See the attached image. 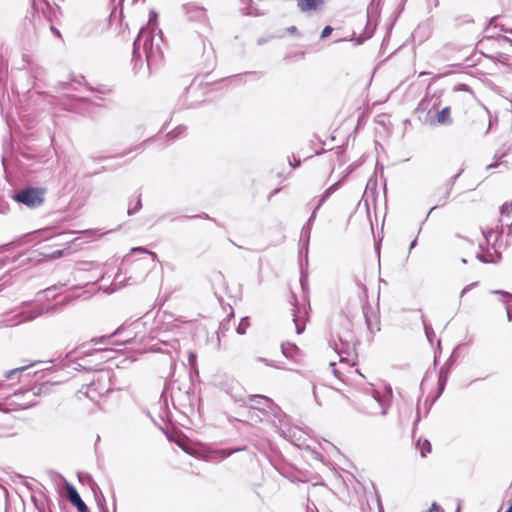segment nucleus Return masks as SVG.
I'll use <instances>...</instances> for the list:
<instances>
[{
  "label": "nucleus",
  "mask_w": 512,
  "mask_h": 512,
  "mask_svg": "<svg viewBox=\"0 0 512 512\" xmlns=\"http://www.w3.org/2000/svg\"><path fill=\"white\" fill-rule=\"evenodd\" d=\"M157 36L156 39V35L150 28L142 27L133 43V59L141 58L142 49L149 66L160 60L162 56L159 45V41L162 40L161 31L158 32Z\"/></svg>",
  "instance_id": "obj_1"
},
{
  "label": "nucleus",
  "mask_w": 512,
  "mask_h": 512,
  "mask_svg": "<svg viewBox=\"0 0 512 512\" xmlns=\"http://www.w3.org/2000/svg\"><path fill=\"white\" fill-rule=\"evenodd\" d=\"M46 189L43 187H25L12 195V199L18 203L35 209L45 201Z\"/></svg>",
  "instance_id": "obj_2"
},
{
  "label": "nucleus",
  "mask_w": 512,
  "mask_h": 512,
  "mask_svg": "<svg viewBox=\"0 0 512 512\" xmlns=\"http://www.w3.org/2000/svg\"><path fill=\"white\" fill-rule=\"evenodd\" d=\"M110 377L107 372H98L94 375L92 381L79 391L84 393L88 398L95 401L97 397L104 395L110 390V385L107 383Z\"/></svg>",
  "instance_id": "obj_3"
},
{
  "label": "nucleus",
  "mask_w": 512,
  "mask_h": 512,
  "mask_svg": "<svg viewBox=\"0 0 512 512\" xmlns=\"http://www.w3.org/2000/svg\"><path fill=\"white\" fill-rule=\"evenodd\" d=\"M248 415L250 420H254L255 418L259 419V421H270L274 426L277 427L276 418H271V415L273 416V413L265 410V408H260L258 406H249ZM279 420L280 426L279 430L282 435H286V431L282 428V422L283 420L280 418H277Z\"/></svg>",
  "instance_id": "obj_4"
},
{
  "label": "nucleus",
  "mask_w": 512,
  "mask_h": 512,
  "mask_svg": "<svg viewBox=\"0 0 512 512\" xmlns=\"http://www.w3.org/2000/svg\"><path fill=\"white\" fill-rule=\"evenodd\" d=\"M249 401L255 403L253 406L265 408V410L272 412L274 418H280L279 408L270 398L263 395H250Z\"/></svg>",
  "instance_id": "obj_5"
},
{
  "label": "nucleus",
  "mask_w": 512,
  "mask_h": 512,
  "mask_svg": "<svg viewBox=\"0 0 512 512\" xmlns=\"http://www.w3.org/2000/svg\"><path fill=\"white\" fill-rule=\"evenodd\" d=\"M65 488L67 500L76 507L78 512H89L87 505L84 503L75 487L70 483H66Z\"/></svg>",
  "instance_id": "obj_6"
},
{
  "label": "nucleus",
  "mask_w": 512,
  "mask_h": 512,
  "mask_svg": "<svg viewBox=\"0 0 512 512\" xmlns=\"http://www.w3.org/2000/svg\"><path fill=\"white\" fill-rule=\"evenodd\" d=\"M291 298L293 300L292 316L295 331L297 334H301L305 330L306 312L296 304L297 300L294 294L291 296Z\"/></svg>",
  "instance_id": "obj_7"
},
{
  "label": "nucleus",
  "mask_w": 512,
  "mask_h": 512,
  "mask_svg": "<svg viewBox=\"0 0 512 512\" xmlns=\"http://www.w3.org/2000/svg\"><path fill=\"white\" fill-rule=\"evenodd\" d=\"M41 314H42V310H38L37 312H31L29 314L19 313V314L15 315L13 318H11L10 320H3V323L5 326H15L24 321L33 320Z\"/></svg>",
  "instance_id": "obj_8"
},
{
  "label": "nucleus",
  "mask_w": 512,
  "mask_h": 512,
  "mask_svg": "<svg viewBox=\"0 0 512 512\" xmlns=\"http://www.w3.org/2000/svg\"><path fill=\"white\" fill-rule=\"evenodd\" d=\"M492 294H499L502 296L501 301L505 306L506 313H507V319L509 321H512V294L502 291V290H493L491 291Z\"/></svg>",
  "instance_id": "obj_9"
},
{
  "label": "nucleus",
  "mask_w": 512,
  "mask_h": 512,
  "mask_svg": "<svg viewBox=\"0 0 512 512\" xmlns=\"http://www.w3.org/2000/svg\"><path fill=\"white\" fill-rule=\"evenodd\" d=\"M323 0H298V7L301 11L306 12L316 10Z\"/></svg>",
  "instance_id": "obj_10"
},
{
  "label": "nucleus",
  "mask_w": 512,
  "mask_h": 512,
  "mask_svg": "<svg viewBox=\"0 0 512 512\" xmlns=\"http://www.w3.org/2000/svg\"><path fill=\"white\" fill-rule=\"evenodd\" d=\"M437 122L442 125H448L452 123L450 117V107H445L437 113Z\"/></svg>",
  "instance_id": "obj_11"
},
{
  "label": "nucleus",
  "mask_w": 512,
  "mask_h": 512,
  "mask_svg": "<svg viewBox=\"0 0 512 512\" xmlns=\"http://www.w3.org/2000/svg\"><path fill=\"white\" fill-rule=\"evenodd\" d=\"M125 331V327L124 325H121L120 327H118L111 335L109 336H101V337H97V338H92L91 339V343H93L94 345H98V344H104L106 342V340L112 336H118V335H121L123 332Z\"/></svg>",
  "instance_id": "obj_12"
},
{
  "label": "nucleus",
  "mask_w": 512,
  "mask_h": 512,
  "mask_svg": "<svg viewBox=\"0 0 512 512\" xmlns=\"http://www.w3.org/2000/svg\"><path fill=\"white\" fill-rule=\"evenodd\" d=\"M245 450V447L243 448H236V449H220L214 452V458L215 459H225L232 454Z\"/></svg>",
  "instance_id": "obj_13"
},
{
  "label": "nucleus",
  "mask_w": 512,
  "mask_h": 512,
  "mask_svg": "<svg viewBox=\"0 0 512 512\" xmlns=\"http://www.w3.org/2000/svg\"><path fill=\"white\" fill-rule=\"evenodd\" d=\"M336 190V184L330 186L323 194L321 199L319 200L317 206L315 207L310 220H312L315 217L316 210L320 208V206L329 198V196Z\"/></svg>",
  "instance_id": "obj_14"
},
{
  "label": "nucleus",
  "mask_w": 512,
  "mask_h": 512,
  "mask_svg": "<svg viewBox=\"0 0 512 512\" xmlns=\"http://www.w3.org/2000/svg\"><path fill=\"white\" fill-rule=\"evenodd\" d=\"M417 445L420 448V454L422 457H425L426 454L431 451V444L428 440H424L423 442L419 440Z\"/></svg>",
  "instance_id": "obj_15"
},
{
  "label": "nucleus",
  "mask_w": 512,
  "mask_h": 512,
  "mask_svg": "<svg viewBox=\"0 0 512 512\" xmlns=\"http://www.w3.org/2000/svg\"><path fill=\"white\" fill-rule=\"evenodd\" d=\"M249 327V318L243 317L240 320V323L238 324V327L236 329L237 333L240 335H243L246 333L247 328Z\"/></svg>",
  "instance_id": "obj_16"
},
{
  "label": "nucleus",
  "mask_w": 512,
  "mask_h": 512,
  "mask_svg": "<svg viewBox=\"0 0 512 512\" xmlns=\"http://www.w3.org/2000/svg\"><path fill=\"white\" fill-rule=\"evenodd\" d=\"M187 12L191 13V11L188 10V9H187ZM192 12L195 15H192L191 19H204L205 18V12H204V10L202 8L194 7Z\"/></svg>",
  "instance_id": "obj_17"
},
{
  "label": "nucleus",
  "mask_w": 512,
  "mask_h": 512,
  "mask_svg": "<svg viewBox=\"0 0 512 512\" xmlns=\"http://www.w3.org/2000/svg\"><path fill=\"white\" fill-rule=\"evenodd\" d=\"M30 365H24L22 367H18V368H15V369H12L10 371H8L5 375V377L7 379H12V377L18 373H21L23 371H25Z\"/></svg>",
  "instance_id": "obj_18"
},
{
  "label": "nucleus",
  "mask_w": 512,
  "mask_h": 512,
  "mask_svg": "<svg viewBox=\"0 0 512 512\" xmlns=\"http://www.w3.org/2000/svg\"><path fill=\"white\" fill-rule=\"evenodd\" d=\"M373 401L381 408V415H386L388 406L383 403L378 394L374 396Z\"/></svg>",
  "instance_id": "obj_19"
},
{
  "label": "nucleus",
  "mask_w": 512,
  "mask_h": 512,
  "mask_svg": "<svg viewBox=\"0 0 512 512\" xmlns=\"http://www.w3.org/2000/svg\"><path fill=\"white\" fill-rule=\"evenodd\" d=\"M330 366L333 367V373L334 375L340 379V380H344V371H343V368H336V363L335 362H331L330 363Z\"/></svg>",
  "instance_id": "obj_20"
},
{
  "label": "nucleus",
  "mask_w": 512,
  "mask_h": 512,
  "mask_svg": "<svg viewBox=\"0 0 512 512\" xmlns=\"http://www.w3.org/2000/svg\"><path fill=\"white\" fill-rule=\"evenodd\" d=\"M196 359H197L196 353L193 351H190L188 353V362H189L190 367L194 370H197Z\"/></svg>",
  "instance_id": "obj_21"
},
{
  "label": "nucleus",
  "mask_w": 512,
  "mask_h": 512,
  "mask_svg": "<svg viewBox=\"0 0 512 512\" xmlns=\"http://www.w3.org/2000/svg\"><path fill=\"white\" fill-rule=\"evenodd\" d=\"M339 356H340V365L346 366L347 368H351L352 366L355 365L354 361L349 362V360L347 358L343 357L341 354H339Z\"/></svg>",
  "instance_id": "obj_22"
},
{
  "label": "nucleus",
  "mask_w": 512,
  "mask_h": 512,
  "mask_svg": "<svg viewBox=\"0 0 512 512\" xmlns=\"http://www.w3.org/2000/svg\"><path fill=\"white\" fill-rule=\"evenodd\" d=\"M185 130V127L184 126H178L176 129H174L172 132H170L168 134V136L170 138H175L177 137L179 134H181L183 131Z\"/></svg>",
  "instance_id": "obj_23"
},
{
  "label": "nucleus",
  "mask_w": 512,
  "mask_h": 512,
  "mask_svg": "<svg viewBox=\"0 0 512 512\" xmlns=\"http://www.w3.org/2000/svg\"><path fill=\"white\" fill-rule=\"evenodd\" d=\"M131 251L132 252H142V253L149 254V255L152 256L153 260L156 258V254L154 252L148 251V250H146L144 248H141V247L132 248Z\"/></svg>",
  "instance_id": "obj_24"
},
{
  "label": "nucleus",
  "mask_w": 512,
  "mask_h": 512,
  "mask_svg": "<svg viewBox=\"0 0 512 512\" xmlns=\"http://www.w3.org/2000/svg\"><path fill=\"white\" fill-rule=\"evenodd\" d=\"M141 207H142L141 199H140V198H138V200H137V202H136V206H135V208H134V209H130V208L128 209V212H127V213H128V215H133V214H135L137 211H139V210L141 209Z\"/></svg>",
  "instance_id": "obj_25"
},
{
  "label": "nucleus",
  "mask_w": 512,
  "mask_h": 512,
  "mask_svg": "<svg viewBox=\"0 0 512 512\" xmlns=\"http://www.w3.org/2000/svg\"><path fill=\"white\" fill-rule=\"evenodd\" d=\"M136 337V333L135 332H129L126 339L120 343L118 342H115L114 344H126V343H129L130 341H132L134 338Z\"/></svg>",
  "instance_id": "obj_26"
},
{
  "label": "nucleus",
  "mask_w": 512,
  "mask_h": 512,
  "mask_svg": "<svg viewBox=\"0 0 512 512\" xmlns=\"http://www.w3.org/2000/svg\"><path fill=\"white\" fill-rule=\"evenodd\" d=\"M64 254V250H56L54 252H52L51 254L47 255V257L51 258V259H58L60 257H62Z\"/></svg>",
  "instance_id": "obj_27"
},
{
  "label": "nucleus",
  "mask_w": 512,
  "mask_h": 512,
  "mask_svg": "<svg viewBox=\"0 0 512 512\" xmlns=\"http://www.w3.org/2000/svg\"><path fill=\"white\" fill-rule=\"evenodd\" d=\"M332 31H333L332 27L326 26L321 33V38L324 39V38L328 37Z\"/></svg>",
  "instance_id": "obj_28"
},
{
  "label": "nucleus",
  "mask_w": 512,
  "mask_h": 512,
  "mask_svg": "<svg viewBox=\"0 0 512 512\" xmlns=\"http://www.w3.org/2000/svg\"><path fill=\"white\" fill-rule=\"evenodd\" d=\"M445 383H446V377H444L443 374L440 373V376H439V389H440V393L443 391Z\"/></svg>",
  "instance_id": "obj_29"
},
{
  "label": "nucleus",
  "mask_w": 512,
  "mask_h": 512,
  "mask_svg": "<svg viewBox=\"0 0 512 512\" xmlns=\"http://www.w3.org/2000/svg\"><path fill=\"white\" fill-rule=\"evenodd\" d=\"M476 285V283H472V284H469L467 286H465L463 288V290L461 291L460 293V298H462L468 291H470L472 289V287H474Z\"/></svg>",
  "instance_id": "obj_30"
},
{
  "label": "nucleus",
  "mask_w": 512,
  "mask_h": 512,
  "mask_svg": "<svg viewBox=\"0 0 512 512\" xmlns=\"http://www.w3.org/2000/svg\"><path fill=\"white\" fill-rule=\"evenodd\" d=\"M364 316H365V320H366V324H367L368 329H369L371 332H373V331H374V328H373V326H372V323H371L370 318L368 317V314H367V312H366V311H364Z\"/></svg>",
  "instance_id": "obj_31"
},
{
  "label": "nucleus",
  "mask_w": 512,
  "mask_h": 512,
  "mask_svg": "<svg viewBox=\"0 0 512 512\" xmlns=\"http://www.w3.org/2000/svg\"><path fill=\"white\" fill-rule=\"evenodd\" d=\"M295 349H297L295 345H290L289 348H286L284 345H282L283 354H285L286 356L290 355L289 350H295Z\"/></svg>",
  "instance_id": "obj_32"
},
{
  "label": "nucleus",
  "mask_w": 512,
  "mask_h": 512,
  "mask_svg": "<svg viewBox=\"0 0 512 512\" xmlns=\"http://www.w3.org/2000/svg\"><path fill=\"white\" fill-rule=\"evenodd\" d=\"M169 386H165L163 392H162V395H161V398L167 402V396H168V393H169Z\"/></svg>",
  "instance_id": "obj_33"
},
{
  "label": "nucleus",
  "mask_w": 512,
  "mask_h": 512,
  "mask_svg": "<svg viewBox=\"0 0 512 512\" xmlns=\"http://www.w3.org/2000/svg\"><path fill=\"white\" fill-rule=\"evenodd\" d=\"M477 258H478L481 262H483V263H488V262H490V260H488V259H487V257H486L485 255H483V254H478V255H477Z\"/></svg>",
  "instance_id": "obj_34"
},
{
  "label": "nucleus",
  "mask_w": 512,
  "mask_h": 512,
  "mask_svg": "<svg viewBox=\"0 0 512 512\" xmlns=\"http://www.w3.org/2000/svg\"><path fill=\"white\" fill-rule=\"evenodd\" d=\"M287 32L290 34H295L297 32V28L295 26H291L287 28Z\"/></svg>",
  "instance_id": "obj_35"
},
{
  "label": "nucleus",
  "mask_w": 512,
  "mask_h": 512,
  "mask_svg": "<svg viewBox=\"0 0 512 512\" xmlns=\"http://www.w3.org/2000/svg\"><path fill=\"white\" fill-rule=\"evenodd\" d=\"M499 165H500V164H499L498 162L493 163V164H489V165L486 167V169H487V170H490V169H493V168L498 167Z\"/></svg>",
  "instance_id": "obj_36"
},
{
  "label": "nucleus",
  "mask_w": 512,
  "mask_h": 512,
  "mask_svg": "<svg viewBox=\"0 0 512 512\" xmlns=\"http://www.w3.org/2000/svg\"><path fill=\"white\" fill-rule=\"evenodd\" d=\"M425 331H426V335L428 337V339L431 341L430 339V335H431V328H429L427 325H425Z\"/></svg>",
  "instance_id": "obj_37"
},
{
  "label": "nucleus",
  "mask_w": 512,
  "mask_h": 512,
  "mask_svg": "<svg viewBox=\"0 0 512 512\" xmlns=\"http://www.w3.org/2000/svg\"><path fill=\"white\" fill-rule=\"evenodd\" d=\"M453 184H454L453 182L450 183L449 188L446 191L445 199H447L449 197Z\"/></svg>",
  "instance_id": "obj_38"
},
{
  "label": "nucleus",
  "mask_w": 512,
  "mask_h": 512,
  "mask_svg": "<svg viewBox=\"0 0 512 512\" xmlns=\"http://www.w3.org/2000/svg\"><path fill=\"white\" fill-rule=\"evenodd\" d=\"M7 284V280H4V278L0 279V291L3 289V287Z\"/></svg>",
  "instance_id": "obj_39"
},
{
  "label": "nucleus",
  "mask_w": 512,
  "mask_h": 512,
  "mask_svg": "<svg viewBox=\"0 0 512 512\" xmlns=\"http://www.w3.org/2000/svg\"><path fill=\"white\" fill-rule=\"evenodd\" d=\"M245 14H247V15H258V13H257V12L252 11V9H251V8H249V9L245 12Z\"/></svg>",
  "instance_id": "obj_40"
},
{
  "label": "nucleus",
  "mask_w": 512,
  "mask_h": 512,
  "mask_svg": "<svg viewBox=\"0 0 512 512\" xmlns=\"http://www.w3.org/2000/svg\"><path fill=\"white\" fill-rule=\"evenodd\" d=\"M290 165H291L292 167H297V166H299V165H300V160H296V159H294L293 163H290Z\"/></svg>",
  "instance_id": "obj_41"
},
{
  "label": "nucleus",
  "mask_w": 512,
  "mask_h": 512,
  "mask_svg": "<svg viewBox=\"0 0 512 512\" xmlns=\"http://www.w3.org/2000/svg\"><path fill=\"white\" fill-rule=\"evenodd\" d=\"M415 245H416V239L411 242V244L409 246V251H411L415 247Z\"/></svg>",
  "instance_id": "obj_42"
},
{
  "label": "nucleus",
  "mask_w": 512,
  "mask_h": 512,
  "mask_svg": "<svg viewBox=\"0 0 512 512\" xmlns=\"http://www.w3.org/2000/svg\"><path fill=\"white\" fill-rule=\"evenodd\" d=\"M51 29L53 30L54 34H56L57 36H60V33L56 28L52 27Z\"/></svg>",
  "instance_id": "obj_43"
},
{
  "label": "nucleus",
  "mask_w": 512,
  "mask_h": 512,
  "mask_svg": "<svg viewBox=\"0 0 512 512\" xmlns=\"http://www.w3.org/2000/svg\"><path fill=\"white\" fill-rule=\"evenodd\" d=\"M459 175H461V172H458V174H457V175H455V176L453 177V181H452L453 183L455 182V180L457 179V177H458Z\"/></svg>",
  "instance_id": "obj_44"
},
{
  "label": "nucleus",
  "mask_w": 512,
  "mask_h": 512,
  "mask_svg": "<svg viewBox=\"0 0 512 512\" xmlns=\"http://www.w3.org/2000/svg\"><path fill=\"white\" fill-rule=\"evenodd\" d=\"M505 512H512V504L509 506V508Z\"/></svg>",
  "instance_id": "obj_45"
},
{
  "label": "nucleus",
  "mask_w": 512,
  "mask_h": 512,
  "mask_svg": "<svg viewBox=\"0 0 512 512\" xmlns=\"http://www.w3.org/2000/svg\"><path fill=\"white\" fill-rule=\"evenodd\" d=\"M98 172L88 173V176H92L93 174H97Z\"/></svg>",
  "instance_id": "obj_46"
},
{
  "label": "nucleus",
  "mask_w": 512,
  "mask_h": 512,
  "mask_svg": "<svg viewBox=\"0 0 512 512\" xmlns=\"http://www.w3.org/2000/svg\"><path fill=\"white\" fill-rule=\"evenodd\" d=\"M171 399H172V401H174V395H173V393H171Z\"/></svg>",
  "instance_id": "obj_47"
},
{
  "label": "nucleus",
  "mask_w": 512,
  "mask_h": 512,
  "mask_svg": "<svg viewBox=\"0 0 512 512\" xmlns=\"http://www.w3.org/2000/svg\"><path fill=\"white\" fill-rule=\"evenodd\" d=\"M510 32L512 33V30Z\"/></svg>",
  "instance_id": "obj_48"
}]
</instances>
